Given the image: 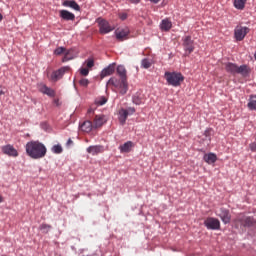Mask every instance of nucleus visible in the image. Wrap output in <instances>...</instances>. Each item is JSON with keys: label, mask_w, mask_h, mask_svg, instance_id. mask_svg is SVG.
Here are the masks:
<instances>
[{"label": "nucleus", "mask_w": 256, "mask_h": 256, "mask_svg": "<svg viewBox=\"0 0 256 256\" xmlns=\"http://www.w3.org/2000/svg\"><path fill=\"white\" fill-rule=\"evenodd\" d=\"M234 227L236 229H243L245 227H256V220L245 214H238L236 218L233 220Z\"/></svg>", "instance_id": "obj_3"}, {"label": "nucleus", "mask_w": 256, "mask_h": 256, "mask_svg": "<svg viewBox=\"0 0 256 256\" xmlns=\"http://www.w3.org/2000/svg\"><path fill=\"white\" fill-rule=\"evenodd\" d=\"M96 23H98L99 27V32L101 35H107V33H111V31L115 30V27L112 26L109 21L103 19V18H98L96 20Z\"/></svg>", "instance_id": "obj_6"}, {"label": "nucleus", "mask_w": 256, "mask_h": 256, "mask_svg": "<svg viewBox=\"0 0 256 256\" xmlns=\"http://www.w3.org/2000/svg\"><path fill=\"white\" fill-rule=\"evenodd\" d=\"M205 227L207 229H212L213 231H216L217 229H221V222H219V219L209 217L204 221Z\"/></svg>", "instance_id": "obj_9"}, {"label": "nucleus", "mask_w": 256, "mask_h": 256, "mask_svg": "<svg viewBox=\"0 0 256 256\" xmlns=\"http://www.w3.org/2000/svg\"><path fill=\"white\" fill-rule=\"evenodd\" d=\"M55 105H59V99L54 100Z\"/></svg>", "instance_id": "obj_45"}, {"label": "nucleus", "mask_w": 256, "mask_h": 256, "mask_svg": "<svg viewBox=\"0 0 256 256\" xmlns=\"http://www.w3.org/2000/svg\"><path fill=\"white\" fill-rule=\"evenodd\" d=\"M62 5L63 7H70V9H74V11H81V6H79L75 0H64Z\"/></svg>", "instance_id": "obj_18"}, {"label": "nucleus", "mask_w": 256, "mask_h": 256, "mask_svg": "<svg viewBox=\"0 0 256 256\" xmlns=\"http://www.w3.org/2000/svg\"><path fill=\"white\" fill-rule=\"evenodd\" d=\"M249 31H251L249 27L237 25L234 29V37L236 41H243V39L247 37V34L249 33Z\"/></svg>", "instance_id": "obj_7"}, {"label": "nucleus", "mask_w": 256, "mask_h": 256, "mask_svg": "<svg viewBox=\"0 0 256 256\" xmlns=\"http://www.w3.org/2000/svg\"><path fill=\"white\" fill-rule=\"evenodd\" d=\"M79 85H81V87H88L89 86V79L81 78L79 80Z\"/></svg>", "instance_id": "obj_32"}, {"label": "nucleus", "mask_w": 256, "mask_h": 256, "mask_svg": "<svg viewBox=\"0 0 256 256\" xmlns=\"http://www.w3.org/2000/svg\"><path fill=\"white\" fill-rule=\"evenodd\" d=\"M248 108L251 111H256V96H251L248 102Z\"/></svg>", "instance_id": "obj_27"}, {"label": "nucleus", "mask_w": 256, "mask_h": 256, "mask_svg": "<svg viewBox=\"0 0 256 256\" xmlns=\"http://www.w3.org/2000/svg\"><path fill=\"white\" fill-rule=\"evenodd\" d=\"M218 217H220L221 221L227 225V223H231V213H229V210L225 208H221Z\"/></svg>", "instance_id": "obj_14"}, {"label": "nucleus", "mask_w": 256, "mask_h": 256, "mask_svg": "<svg viewBox=\"0 0 256 256\" xmlns=\"http://www.w3.org/2000/svg\"><path fill=\"white\" fill-rule=\"evenodd\" d=\"M0 203H3V196L0 195Z\"/></svg>", "instance_id": "obj_46"}, {"label": "nucleus", "mask_w": 256, "mask_h": 256, "mask_svg": "<svg viewBox=\"0 0 256 256\" xmlns=\"http://www.w3.org/2000/svg\"><path fill=\"white\" fill-rule=\"evenodd\" d=\"M91 113H95V110H93V108L88 109V114H91Z\"/></svg>", "instance_id": "obj_43"}, {"label": "nucleus", "mask_w": 256, "mask_h": 256, "mask_svg": "<svg viewBox=\"0 0 256 256\" xmlns=\"http://www.w3.org/2000/svg\"><path fill=\"white\" fill-rule=\"evenodd\" d=\"M44 95H48V97H55V90L48 87Z\"/></svg>", "instance_id": "obj_35"}, {"label": "nucleus", "mask_w": 256, "mask_h": 256, "mask_svg": "<svg viewBox=\"0 0 256 256\" xmlns=\"http://www.w3.org/2000/svg\"><path fill=\"white\" fill-rule=\"evenodd\" d=\"M52 153H55L56 155H59L63 153V147L61 145L57 144L52 147Z\"/></svg>", "instance_id": "obj_30"}, {"label": "nucleus", "mask_w": 256, "mask_h": 256, "mask_svg": "<svg viewBox=\"0 0 256 256\" xmlns=\"http://www.w3.org/2000/svg\"><path fill=\"white\" fill-rule=\"evenodd\" d=\"M105 123H107V117H105V115H96L92 125L94 129H99L100 127H103Z\"/></svg>", "instance_id": "obj_13"}, {"label": "nucleus", "mask_w": 256, "mask_h": 256, "mask_svg": "<svg viewBox=\"0 0 256 256\" xmlns=\"http://www.w3.org/2000/svg\"><path fill=\"white\" fill-rule=\"evenodd\" d=\"M1 151L4 155H8V157H19V152L11 144L2 146Z\"/></svg>", "instance_id": "obj_10"}, {"label": "nucleus", "mask_w": 256, "mask_h": 256, "mask_svg": "<svg viewBox=\"0 0 256 256\" xmlns=\"http://www.w3.org/2000/svg\"><path fill=\"white\" fill-rule=\"evenodd\" d=\"M164 77L168 85H172V87H179L185 81V77L181 72H165Z\"/></svg>", "instance_id": "obj_5"}, {"label": "nucleus", "mask_w": 256, "mask_h": 256, "mask_svg": "<svg viewBox=\"0 0 256 256\" xmlns=\"http://www.w3.org/2000/svg\"><path fill=\"white\" fill-rule=\"evenodd\" d=\"M127 117H129L127 110H125L124 108L120 109V111H119L120 125H125V123L127 121Z\"/></svg>", "instance_id": "obj_22"}, {"label": "nucleus", "mask_w": 256, "mask_h": 256, "mask_svg": "<svg viewBox=\"0 0 256 256\" xmlns=\"http://www.w3.org/2000/svg\"><path fill=\"white\" fill-rule=\"evenodd\" d=\"M120 19L122 21H125V19H127V14L123 13V14H120Z\"/></svg>", "instance_id": "obj_40"}, {"label": "nucleus", "mask_w": 256, "mask_h": 256, "mask_svg": "<svg viewBox=\"0 0 256 256\" xmlns=\"http://www.w3.org/2000/svg\"><path fill=\"white\" fill-rule=\"evenodd\" d=\"M47 89H49V87H47V85H45V84L39 85V91H40V93H43V95H45V93H47Z\"/></svg>", "instance_id": "obj_34"}, {"label": "nucleus", "mask_w": 256, "mask_h": 256, "mask_svg": "<svg viewBox=\"0 0 256 256\" xmlns=\"http://www.w3.org/2000/svg\"><path fill=\"white\" fill-rule=\"evenodd\" d=\"M26 153L31 159H43L47 155V147L39 141H30L26 144Z\"/></svg>", "instance_id": "obj_2"}, {"label": "nucleus", "mask_w": 256, "mask_h": 256, "mask_svg": "<svg viewBox=\"0 0 256 256\" xmlns=\"http://www.w3.org/2000/svg\"><path fill=\"white\" fill-rule=\"evenodd\" d=\"M135 147L132 141H127L123 145L119 146L120 153H131V149Z\"/></svg>", "instance_id": "obj_19"}, {"label": "nucleus", "mask_w": 256, "mask_h": 256, "mask_svg": "<svg viewBox=\"0 0 256 256\" xmlns=\"http://www.w3.org/2000/svg\"><path fill=\"white\" fill-rule=\"evenodd\" d=\"M225 69L227 73H231L232 75H242V77H247V75L251 73V69L249 68V66H237V64L231 62L226 63Z\"/></svg>", "instance_id": "obj_4"}, {"label": "nucleus", "mask_w": 256, "mask_h": 256, "mask_svg": "<svg viewBox=\"0 0 256 256\" xmlns=\"http://www.w3.org/2000/svg\"><path fill=\"white\" fill-rule=\"evenodd\" d=\"M80 75H82L83 77H87V75H89V69L81 68L80 69Z\"/></svg>", "instance_id": "obj_36"}, {"label": "nucleus", "mask_w": 256, "mask_h": 256, "mask_svg": "<svg viewBox=\"0 0 256 256\" xmlns=\"http://www.w3.org/2000/svg\"><path fill=\"white\" fill-rule=\"evenodd\" d=\"M182 46L188 55H191L195 51V42L191 39V36H184L182 38Z\"/></svg>", "instance_id": "obj_8"}, {"label": "nucleus", "mask_w": 256, "mask_h": 256, "mask_svg": "<svg viewBox=\"0 0 256 256\" xmlns=\"http://www.w3.org/2000/svg\"><path fill=\"white\" fill-rule=\"evenodd\" d=\"M150 1H151V3L157 4V3H159V1H161V0H150Z\"/></svg>", "instance_id": "obj_44"}, {"label": "nucleus", "mask_w": 256, "mask_h": 256, "mask_svg": "<svg viewBox=\"0 0 256 256\" xmlns=\"http://www.w3.org/2000/svg\"><path fill=\"white\" fill-rule=\"evenodd\" d=\"M116 67H117V64L112 63L109 66H107L106 68H104L101 71L100 78L105 79V77H109V76L113 75V73H115Z\"/></svg>", "instance_id": "obj_12"}, {"label": "nucleus", "mask_w": 256, "mask_h": 256, "mask_svg": "<svg viewBox=\"0 0 256 256\" xmlns=\"http://www.w3.org/2000/svg\"><path fill=\"white\" fill-rule=\"evenodd\" d=\"M130 3H134L135 5H137V3H140L141 0H128Z\"/></svg>", "instance_id": "obj_42"}, {"label": "nucleus", "mask_w": 256, "mask_h": 256, "mask_svg": "<svg viewBox=\"0 0 256 256\" xmlns=\"http://www.w3.org/2000/svg\"><path fill=\"white\" fill-rule=\"evenodd\" d=\"M249 147H250V150H251L253 153H255V151H256V142L250 143Z\"/></svg>", "instance_id": "obj_38"}, {"label": "nucleus", "mask_w": 256, "mask_h": 256, "mask_svg": "<svg viewBox=\"0 0 256 256\" xmlns=\"http://www.w3.org/2000/svg\"><path fill=\"white\" fill-rule=\"evenodd\" d=\"M105 103H107V99L105 98H101V101L97 102L98 105H105Z\"/></svg>", "instance_id": "obj_39"}, {"label": "nucleus", "mask_w": 256, "mask_h": 256, "mask_svg": "<svg viewBox=\"0 0 256 256\" xmlns=\"http://www.w3.org/2000/svg\"><path fill=\"white\" fill-rule=\"evenodd\" d=\"M77 53L75 52V49L71 48L69 50H66L64 52V57L62 58V63H67V61H71V59H75V56Z\"/></svg>", "instance_id": "obj_17"}, {"label": "nucleus", "mask_w": 256, "mask_h": 256, "mask_svg": "<svg viewBox=\"0 0 256 256\" xmlns=\"http://www.w3.org/2000/svg\"><path fill=\"white\" fill-rule=\"evenodd\" d=\"M59 16L64 21H75V14L69 12L68 10H60Z\"/></svg>", "instance_id": "obj_16"}, {"label": "nucleus", "mask_w": 256, "mask_h": 256, "mask_svg": "<svg viewBox=\"0 0 256 256\" xmlns=\"http://www.w3.org/2000/svg\"><path fill=\"white\" fill-rule=\"evenodd\" d=\"M116 73L120 77H112L108 80L107 85H112L115 89L120 91L121 95H125L129 91V84L127 83V69L124 65H118L116 68Z\"/></svg>", "instance_id": "obj_1"}, {"label": "nucleus", "mask_w": 256, "mask_h": 256, "mask_svg": "<svg viewBox=\"0 0 256 256\" xmlns=\"http://www.w3.org/2000/svg\"><path fill=\"white\" fill-rule=\"evenodd\" d=\"M66 50L65 47H58L54 50V55H65Z\"/></svg>", "instance_id": "obj_31"}, {"label": "nucleus", "mask_w": 256, "mask_h": 256, "mask_svg": "<svg viewBox=\"0 0 256 256\" xmlns=\"http://www.w3.org/2000/svg\"><path fill=\"white\" fill-rule=\"evenodd\" d=\"M245 3H247V0H234V7L243 11L245 9Z\"/></svg>", "instance_id": "obj_26"}, {"label": "nucleus", "mask_w": 256, "mask_h": 256, "mask_svg": "<svg viewBox=\"0 0 256 256\" xmlns=\"http://www.w3.org/2000/svg\"><path fill=\"white\" fill-rule=\"evenodd\" d=\"M141 67L143 69H149L151 67V60L147 59V58H144L142 61H141Z\"/></svg>", "instance_id": "obj_29"}, {"label": "nucleus", "mask_w": 256, "mask_h": 256, "mask_svg": "<svg viewBox=\"0 0 256 256\" xmlns=\"http://www.w3.org/2000/svg\"><path fill=\"white\" fill-rule=\"evenodd\" d=\"M0 21H3V15L0 13Z\"/></svg>", "instance_id": "obj_47"}, {"label": "nucleus", "mask_w": 256, "mask_h": 256, "mask_svg": "<svg viewBox=\"0 0 256 256\" xmlns=\"http://www.w3.org/2000/svg\"><path fill=\"white\" fill-rule=\"evenodd\" d=\"M66 145H67V147H71V145H73V140L71 138L68 139Z\"/></svg>", "instance_id": "obj_41"}, {"label": "nucleus", "mask_w": 256, "mask_h": 256, "mask_svg": "<svg viewBox=\"0 0 256 256\" xmlns=\"http://www.w3.org/2000/svg\"><path fill=\"white\" fill-rule=\"evenodd\" d=\"M125 111L128 113V115H133V113H135V108L129 107L128 109H125Z\"/></svg>", "instance_id": "obj_37"}, {"label": "nucleus", "mask_w": 256, "mask_h": 256, "mask_svg": "<svg viewBox=\"0 0 256 256\" xmlns=\"http://www.w3.org/2000/svg\"><path fill=\"white\" fill-rule=\"evenodd\" d=\"M0 95H5V92H3V91H0Z\"/></svg>", "instance_id": "obj_48"}, {"label": "nucleus", "mask_w": 256, "mask_h": 256, "mask_svg": "<svg viewBox=\"0 0 256 256\" xmlns=\"http://www.w3.org/2000/svg\"><path fill=\"white\" fill-rule=\"evenodd\" d=\"M87 153L90 155H99V153H103V146H90L87 148Z\"/></svg>", "instance_id": "obj_21"}, {"label": "nucleus", "mask_w": 256, "mask_h": 256, "mask_svg": "<svg viewBox=\"0 0 256 256\" xmlns=\"http://www.w3.org/2000/svg\"><path fill=\"white\" fill-rule=\"evenodd\" d=\"M81 131L84 133H91L95 127L93 126V122L91 121H84L80 126Z\"/></svg>", "instance_id": "obj_20"}, {"label": "nucleus", "mask_w": 256, "mask_h": 256, "mask_svg": "<svg viewBox=\"0 0 256 256\" xmlns=\"http://www.w3.org/2000/svg\"><path fill=\"white\" fill-rule=\"evenodd\" d=\"M129 33H131V31L127 27L118 28L115 31V36L118 41H126V39H129Z\"/></svg>", "instance_id": "obj_11"}, {"label": "nucleus", "mask_w": 256, "mask_h": 256, "mask_svg": "<svg viewBox=\"0 0 256 256\" xmlns=\"http://www.w3.org/2000/svg\"><path fill=\"white\" fill-rule=\"evenodd\" d=\"M204 161L208 163V165H212V163H215L217 161V155H215L214 153L205 154Z\"/></svg>", "instance_id": "obj_23"}, {"label": "nucleus", "mask_w": 256, "mask_h": 256, "mask_svg": "<svg viewBox=\"0 0 256 256\" xmlns=\"http://www.w3.org/2000/svg\"><path fill=\"white\" fill-rule=\"evenodd\" d=\"M39 230L42 231V233H49V231H51V225L43 223L39 226Z\"/></svg>", "instance_id": "obj_28"}, {"label": "nucleus", "mask_w": 256, "mask_h": 256, "mask_svg": "<svg viewBox=\"0 0 256 256\" xmlns=\"http://www.w3.org/2000/svg\"><path fill=\"white\" fill-rule=\"evenodd\" d=\"M85 63H86V66L88 67V69L95 67V61L93 59H88L85 61Z\"/></svg>", "instance_id": "obj_33"}, {"label": "nucleus", "mask_w": 256, "mask_h": 256, "mask_svg": "<svg viewBox=\"0 0 256 256\" xmlns=\"http://www.w3.org/2000/svg\"><path fill=\"white\" fill-rule=\"evenodd\" d=\"M171 27H173V24L171 23V21L169 19L162 20V22L160 24V29L162 31H169L171 29Z\"/></svg>", "instance_id": "obj_24"}, {"label": "nucleus", "mask_w": 256, "mask_h": 256, "mask_svg": "<svg viewBox=\"0 0 256 256\" xmlns=\"http://www.w3.org/2000/svg\"><path fill=\"white\" fill-rule=\"evenodd\" d=\"M132 101L135 105H143V103H145V99L143 98V95L140 93H136L133 96Z\"/></svg>", "instance_id": "obj_25"}, {"label": "nucleus", "mask_w": 256, "mask_h": 256, "mask_svg": "<svg viewBox=\"0 0 256 256\" xmlns=\"http://www.w3.org/2000/svg\"><path fill=\"white\" fill-rule=\"evenodd\" d=\"M66 71H69V67H62V68L54 71L51 74V80L52 81H59V79L63 78V76L65 75Z\"/></svg>", "instance_id": "obj_15"}]
</instances>
